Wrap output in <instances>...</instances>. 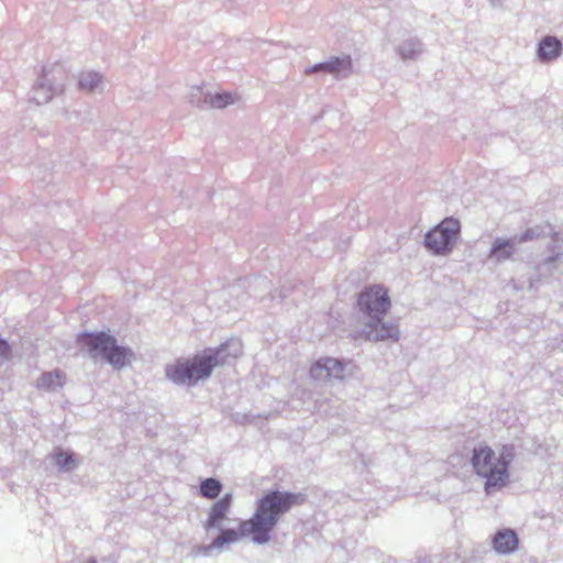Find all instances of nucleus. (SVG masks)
Listing matches in <instances>:
<instances>
[{
  "mask_svg": "<svg viewBox=\"0 0 563 563\" xmlns=\"http://www.w3.org/2000/svg\"><path fill=\"white\" fill-rule=\"evenodd\" d=\"M235 352H240V346L239 345H236Z\"/></svg>",
  "mask_w": 563,
  "mask_h": 563,
  "instance_id": "obj_20",
  "label": "nucleus"
},
{
  "mask_svg": "<svg viewBox=\"0 0 563 563\" xmlns=\"http://www.w3.org/2000/svg\"><path fill=\"white\" fill-rule=\"evenodd\" d=\"M309 375L314 380L343 379V364L332 357H322L311 365Z\"/></svg>",
  "mask_w": 563,
  "mask_h": 563,
  "instance_id": "obj_7",
  "label": "nucleus"
},
{
  "mask_svg": "<svg viewBox=\"0 0 563 563\" xmlns=\"http://www.w3.org/2000/svg\"><path fill=\"white\" fill-rule=\"evenodd\" d=\"M9 355H10V345L5 341L0 340V356L9 357Z\"/></svg>",
  "mask_w": 563,
  "mask_h": 563,
  "instance_id": "obj_19",
  "label": "nucleus"
},
{
  "mask_svg": "<svg viewBox=\"0 0 563 563\" xmlns=\"http://www.w3.org/2000/svg\"><path fill=\"white\" fill-rule=\"evenodd\" d=\"M228 347L229 344H221L218 349L206 351L201 355L177 360L165 367V374L176 384L195 385L199 380L208 378L214 367L228 362Z\"/></svg>",
  "mask_w": 563,
  "mask_h": 563,
  "instance_id": "obj_4",
  "label": "nucleus"
},
{
  "mask_svg": "<svg viewBox=\"0 0 563 563\" xmlns=\"http://www.w3.org/2000/svg\"><path fill=\"white\" fill-rule=\"evenodd\" d=\"M305 500V496L300 493L268 492L258 500L252 518L241 521L238 530H222L212 541L210 548L221 549L227 544L238 542L244 537H251L256 543H267L271 540V532L280 517L292 507L302 505Z\"/></svg>",
  "mask_w": 563,
  "mask_h": 563,
  "instance_id": "obj_1",
  "label": "nucleus"
},
{
  "mask_svg": "<svg viewBox=\"0 0 563 563\" xmlns=\"http://www.w3.org/2000/svg\"><path fill=\"white\" fill-rule=\"evenodd\" d=\"M514 456V450L509 445H503L498 453L488 444L474 448L471 464L474 473L484 479V489L487 494L508 485L509 466Z\"/></svg>",
  "mask_w": 563,
  "mask_h": 563,
  "instance_id": "obj_3",
  "label": "nucleus"
},
{
  "mask_svg": "<svg viewBox=\"0 0 563 563\" xmlns=\"http://www.w3.org/2000/svg\"><path fill=\"white\" fill-rule=\"evenodd\" d=\"M561 53V42L552 36H547L539 44L538 54L542 60L556 58Z\"/></svg>",
  "mask_w": 563,
  "mask_h": 563,
  "instance_id": "obj_11",
  "label": "nucleus"
},
{
  "mask_svg": "<svg viewBox=\"0 0 563 563\" xmlns=\"http://www.w3.org/2000/svg\"><path fill=\"white\" fill-rule=\"evenodd\" d=\"M78 342L91 357L100 356L117 369L129 365L133 358L130 349L119 345L117 340L106 332L82 333Z\"/></svg>",
  "mask_w": 563,
  "mask_h": 563,
  "instance_id": "obj_5",
  "label": "nucleus"
},
{
  "mask_svg": "<svg viewBox=\"0 0 563 563\" xmlns=\"http://www.w3.org/2000/svg\"><path fill=\"white\" fill-rule=\"evenodd\" d=\"M351 67V58L349 56H345L342 58L335 57L327 63L316 65L310 69V71L325 70L334 75H340L342 73L350 71ZM307 73H309V70Z\"/></svg>",
  "mask_w": 563,
  "mask_h": 563,
  "instance_id": "obj_10",
  "label": "nucleus"
},
{
  "mask_svg": "<svg viewBox=\"0 0 563 563\" xmlns=\"http://www.w3.org/2000/svg\"><path fill=\"white\" fill-rule=\"evenodd\" d=\"M232 505V495L225 494L218 501H216L208 514L207 521L205 523L206 529L220 527L227 519V515Z\"/></svg>",
  "mask_w": 563,
  "mask_h": 563,
  "instance_id": "obj_8",
  "label": "nucleus"
},
{
  "mask_svg": "<svg viewBox=\"0 0 563 563\" xmlns=\"http://www.w3.org/2000/svg\"><path fill=\"white\" fill-rule=\"evenodd\" d=\"M460 232V222L453 218L444 219L426 235V246L435 254L451 251Z\"/></svg>",
  "mask_w": 563,
  "mask_h": 563,
  "instance_id": "obj_6",
  "label": "nucleus"
},
{
  "mask_svg": "<svg viewBox=\"0 0 563 563\" xmlns=\"http://www.w3.org/2000/svg\"><path fill=\"white\" fill-rule=\"evenodd\" d=\"M54 460L58 467L64 470H71L76 466V457L73 453L63 450H57L54 453Z\"/></svg>",
  "mask_w": 563,
  "mask_h": 563,
  "instance_id": "obj_15",
  "label": "nucleus"
},
{
  "mask_svg": "<svg viewBox=\"0 0 563 563\" xmlns=\"http://www.w3.org/2000/svg\"><path fill=\"white\" fill-rule=\"evenodd\" d=\"M222 485L218 479L207 478L200 484V495L208 499H214L221 493Z\"/></svg>",
  "mask_w": 563,
  "mask_h": 563,
  "instance_id": "obj_14",
  "label": "nucleus"
},
{
  "mask_svg": "<svg viewBox=\"0 0 563 563\" xmlns=\"http://www.w3.org/2000/svg\"><path fill=\"white\" fill-rule=\"evenodd\" d=\"M235 98L229 92L218 93L211 99V106L214 108H223L233 103Z\"/></svg>",
  "mask_w": 563,
  "mask_h": 563,
  "instance_id": "obj_17",
  "label": "nucleus"
},
{
  "mask_svg": "<svg viewBox=\"0 0 563 563\" xmlns=\"http://www.w3.org/2000/svg\"><path fill=\"white\" fill-rule=\"evenodd\" d=\"M515 245L511 240H496L490 250V257L497 261H505L512 256Z\"/></svg>",
  "mask_w": 563,
  "mask_h": 563,
  "instance_id": "obj_13",
  "label": "nucleus"
},
{
  "mask_svg": "<svg viewBox=\"0 0 563 563\" xmlns=\"http://www.w3.org/2000/svg\"><path fill=\"white\" fill-rule=\"evenodd\" d=\"M101 81V77L97 73H87L80 77L79 86L82 89L93 90Z\"/></svg>",
  "mask_w": 563,
  "mask_h": 563,
  "instance_id": "obj_16",
  "label": "nucleus"
},
{
  "mask_svg": "<svg viewBox=\"0 0 563 563\" xmlns=\"http://www.w3.org/2000/svg\"><path fill=\"white\" fill-rule=\"evenodd\" d=\"M65 383V374L60 371L44 373L37 380V387L44 390H53Z\"/></svg>",
  "mask_w": 563,
  "mask_h": 563,
  "instance_id": "obj_12",
  "label": "nucleus"
},
{
  "mask_svg": "<svg viewBox=\"0 0 563 563\" xmlns=\"http://www.w3.org/2000/svg\"><path fill=\"white\" fill-rule=\"evenodd\" d=\"M357 306L360 311L367 317L364 333L368 340H398V325L384 321V317L391 308V299L386 287L382 285L366 287L358 295Z\"/></svg>",
  "mask_w": 563,
  "mask_h": 563,
  "instance_id": "obj_2",
  "label": "nucleus"
},
{
  "mask_svg": "<svg viewBox=\"0 0 563 563\" xmlns=\"http://www.w3.org/2000/svg\"><path fill=\"white\" fill-rule=\"evenodd\" d=\"M540 236V233L536 232L533 229H529L525 231L518 239L519 242H527Z\"/></svg>",
  "mask_w": 563,
  "mask_h": 563,
  "instance_id": "obj_18",
  "label": "nucleus"
},
{
  "mask_svg": "<svg viewBox=\"0 0 563 563\" xmlns=\"http://www.w3.org/2000/svg\"><path fill=\"white\" fill-rule=\"evenodd\" d=\"M493 545L498 553H511L518 548L517 534L510 529L498 531L493 539Z\"/></svg>",
  "mask_w": 563,
  "mask_h": 563,
  "instance_id": "obj_9",
  "label": "nucleus"
}]
</instances>
